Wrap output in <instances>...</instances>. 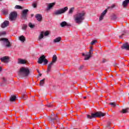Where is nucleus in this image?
<instances>
[{
    "mask_svg": "<svg viewBox=\"0 0 129 129\" xmlns=\"http://www.w3.org/2000/svg\"><path fill=\"white\" fill-rule=\"evenodd\" d=\"M60 26L63 28L65 27V26H69V25L68 24H67V22H66V21H63L60 23Z\"/></svg>",
    "mask_w": 129,
    "mask_h": 129,
    "instance_id": "nucleus-24",
    "label": "nucleus"
},
{
    "mask_svg": "<svg viewBox=\"0 0 129 129\" xmlns=\"http://www.w3.org/2000/svg\"><path fill=\"white\" fill-rule=\"evenodd\" d=\"M110 124H111V122L108 121L107 125L105 126V128H109V127H110Z\"/></svg>",
    "mask_w": 129,
    "mask_h": 129,
    "instance_id": "nucleus-29",
    "label": "nucleus"
},
{
    "mask_svg": "<svg viewBox=\"0 0 129 129\" xmlns=\"http://www.w3.org/2000/svg\"><path fill=\"white\" fill-rule=\"evenodd\" d=\"M2 71V68H0V72Z\"/></svg>",
    "mask_w": 129,
    "mask_h": 129,
    "instance_id": "nucleus-52",
    "label": "nucleus"
},
{
    "mask_svg": "<svg viewBox=\"0 0 129 129\" xmlns=\"http://www.w3.org/2000/svg\"><path fill=\"white\" fill-rule=\"evenodd\" d=\"M119 38H120V39H121V38H122V37L121 36V35H120V36H119Z\"/></svg>",
    "mask_w": 129,
    "mask_h": 129,
    "instance_id": "nucleus-46",
    "label": "nucleus"
},
{
    "mask_svg": "<svg viewBox=\"0 0 129 129\" xmlns=\"http://www.w3.org/2000/svg\"><path fill=\"white\" fill-rule=\"evenodd\" d=\"M111 76H113V75H111Z\"/></svg>",
    "mask_w": 129,
    "mask_h": 129,
    "instance_id": "nucleus-56",
    "label": "nucleus"
},
{
    "mask_svg": "<svg viewBox=\"0 0 129 129\" xmlns=\"http://www.w3.org/2000/svg\"><path fill=\"white\" fill-rule=\"evenodd\" d=\"M90 49H92V46H90Z\"/></svg>",
    "mask_w": 129,
    "mask_h": 129,
    "instance_id": "nucleus-51",
    "label": "nucleus"
},
{
    "mask_svg": "<svg viewBox=\"0 0 129 129\" xmlns=\"http://www.w3.org/2000/svg\"><path fill=\"white\" fill-rule=\"evenodd\" d=\"M121 49H129V44L128 43L126 42L123 44L121 46Z\"/></svg>",
    "mask_w": 129,
    "mask_h": 129,
    "instance_id": "nucleus-17",
    "label": "nucleus"
},
{
    "mask_svg": "<svg viewBox=\"0 0 129 129\" xmlns=\"http://www.w3.org/2000/svg\"><path fill=\"white\" fill-rule=\"evenodd\" d=\"M127 50H129L128 49H127Z\"/></svg>",
    "mask_w": 129,
    "mask_h": 129,
    "instance_id": "nucleus-57",
    "label": "nucleus"
},
{
    "mask_svg": "<svg viewBox=\"0 0 129 129\" xmlns=\"http://www.w3.org/2000/svg\"><path fill=\"white\" fill-rule=\"evenodd\" d=\"M55 5H56V3L55 2L48 4L46 8V11H50V10H52Z\"/></svg>",
    "mask_w": 129,
    "mask_h": 129,
    "instance_id": "nucleus-12",
    "label": "nucleus"
},
{
    "mask_svg": "<svg viewBox=\"0 0 129 129\" xmlns=\"http://www.w3.org/2000/svg\"><path fill=\"white\" fill-rule=\"evenodd\" d=\"M17 16L18 14H17V12H11L9 15V20L11 21H15L17 19Z\"/></svg>",
    "mask_w": 129,
    "mask_h": 129,
    "instance_id": "nucleus-7",
    "label": "nucleus"
},
{
    "mask_svg": "<svg viewBox=\"0 0 129 129\" xmlns=\"http://www.w3.org/2000/svg\"><path fill=\"white\" fill-rule=\"evenodd\" d=\"M43 62V65H47L48 64V59L46 58V56L43 55L38 58L37 63L38 64H42Z\"/></svg>",
    "mask_w": 129,
    "mask_h": 129,
    "instance_id": "nucleus-5",
    "label": "nucleus"
},
{
    "mask_svg": "<svg viewBox=\"0 0 129 129\" xmlns=\"http://www.w3.org/2000/svg\"><path fill=\"white\" fill-rule=\"evenodd\" d=\"M61 38L60 37H58L53 40V42L54 43H59V42H60V41H61Z\"/></svg>",
    "mask_w": 129,
    "mask_h": 129,
    "instance_id": "nucleus-22",
    "label": "nucleus"
},
{
    "mask_svg": "<svg viewBox=\"0 0 129 129\" xmlns=\"http://www.w3.org/2000/svg\"><path fill=\"white\" fill-rule=\"evenodd\" d=\"M68 11V7H66L63 8L56 10L54 12V14L56 16H59V15H62V14H64V13H66V12H67Z\"/></svg>",
    "mask_w": 129,
    "mask_h": 129,
    "instance_id": "nucleus-4",
    "label": "nucleus"
},
{
    "mask_svg": "<svg viewBox=\"0 0 129 129\" xmlns=\"http://www.w3.org/2000/svg\"><path fill=\"white\" fill-rule=\"evenodd\" d=\"M9 25H10V22L9 21H5L1 24V28H7V27H8Z\"/></svg>",
    "mask_w": 129,
    "mask_h": 129,
    "instance_id": "nucleus-14",
    "label": "nucleus"
},
{
    "mask_svg": "<svg viewBox=\"0 0 129 129\" xmlns=\"http://www.w3.org/2000/svg\"><path fill=\"white\" fill-rule=\"evenodd\" d=\"M27 28H28V25L26 24H23L22 29L23 31H26L27 30Z\"/></svg>",
    "mask_w": 129,
    "mask_h": 129,
    "instance_id": "nucleus-30",
    "label": "nucleus"
},
{
    "mask_svg": "<svg viewBox=\"0 0 129 129\" xmlns=\"http://www.w3.org/2000/svg\"><path fill=\"white\" fill-rule=\"evenodd\" d=\"M19 2H23L24 0H18Z\"/></svg>",
    "mask_w": 129,
    "mask_h": 129,
    "instance_id": "nucleus-49",
    "label": "nucleus"
},
{
    "mask_svg": "<svg viewBox=\"0 0 129 129\" xmlns=\"http://www.w3.org/2000/svg\"><path fill=\"white\" fill-rule=\"evenodd\" d=\"M30 74V70L28 69L21 68L18 73V75L21 77H26Z\"/></svg>",
    "mask_w": 129,
    "mask_h": 129,
    "instance_id": "nucleus-3",
    "label": "nucleus"
},
{
    "mask_svg": "<svg viewBox=\"0 0 129 129\" xmlns=\"http://www.w3.org/2000/svg\"><path fill=\"white\" fill-rule=\"evenodd\" d=\"M60 129H64V126H63V124L60 125Z\"/></svg>",
    "mask_w": 129,
    "mask_h": 129,
    "instance_id": "nucleus-40",
    "label": "nucleus"
},
{
    "mask_svg": "<svg viewBox=\"0 0 129 129\" xmlns=\"http://www.w3.org/2000/svg\"><path fill=\"white\" fill-rule=\"evenodd\" d=\"M3 13L4 14V15H8V11L4 10L3 11Z\"/></svg>",
    "mask_w": 129,
    "mask_h": 129,
    "instance_id": "nucleus-38",
    "label": "nucleus"
},
{
    "mask_svg": "<svg viewBox=\"0 0 129 129\" xmlns=\"http://www.w3.org/2000/svg\"><path fill=\"white\" fill-rule=\"evenodd\" d=\"M28 12H29V10L28 9L24 10L22 11V13L21 14L22 19H24V20H25L26 18H27V15L28 14Z\"/></svg>",
    "mask_w": 129,
    "mask_h": 129,
    "instance_id": "nucleus-9",
    "label": "nucleus"
},
{
    "mask_svg": "<svg viewBox=\"0 0 129 129\" xmlns=\"http://www.w3.org/2000/svg\"><path fill=\"white\" fill-rule=\"evenodd\" d=\"M74 129H77V128H74Z\"/></svg>",
    "mask_w": 129,
    "mask_h": 129,
    "instance_id": "nucleus-58",
    "label": "nucleus"
},
{
    "mask_svg": "<svg viewBox=\"0 0 129 129\" xmlns=\"http://www.w3.org/2000/svg\"><path fill=\"white\" fill-rule=\"evenodd\" d=\"M84 99H86V97H84Z\"/></svg>",
    "mask_w": 129,
    "mask_h": 129,
    "instance_id": "nucleus-50",
    "label": "nucleus"
},
{
    "mask_svg": "<svg viewBox=\"0 0 129 129\" xmlns=\"http://www.w3.org/2000/svg\"><path fill=\"white\" fill-rule=\"evenodd\" d=\"M129 0H124L122 3V7L123 9H125V8H127L128 6Z\"/></svg>",
    "mask_w": 129,
    "mask_h": 129,
    "instance_id": "nucleus-13",
    "label": "nucleus"
},
{
    "mask_svg": "<svg viewBox=\"0 0 129 129\" xmlns=\"http://www.w3.org/2000/svg\"><path fill=\"white\" fill-rule=\"evenodd\" d=\"M82 68H83V66H82L80 67L79 68V70H81V69H82Z\"/></svg>",
    "mask_w": 129,
    "mask_h": 129,
    "instance_id": "nucleus-42",
    "label": "nucleus"
},
{
    "mask_svg": "<svg viewBox=\"0 0 129 129\" xmlns=\"http://www.w3.org/2000/svg\"><path fill=\"white\" fill-rule=\"evenodd\" d=\"M54 65V63H52V62H50L47 66V72H50L51 71V68H52V66Z\"/></svg>",
    "mask_w": 129,
    "mask_h": 129,
    "instance_id": "nucleus-18",
    "label": "nucleus"
},
{
    "mask_svg": "<svg viewBox=\"0 0 129 129\" xmlns=\"http://www.w3.org/2000/svg\"><path fill=\"white\" fill-rule=\"evenodd\" d=\"M74 10H75V8L74 7H72L71 8L69 11V14L70 15H72V14H73V12H74Z\"/></svg>",
    "mask_w": 129,
    "mask_h": 129,
    "instance_id": "nucleus-28",
    "label": "nucleus"
},
{
    "mask_svg": "<svg viewBox=\"0 0 129 129\" xmlns=\"http://www.w3.org/2000/svg\"><path fill=\"white\" fill-rule=\"evenodd\" d=\"M107 13V10H104L102 14H101L99 19V22H101V21H102L103 20V18H104V16H105V15H106V13Z\"/></svg>",
    "mask_w": 129,
    "mask_h": 129,
    "instance_id": "nucleus-11",
    "label": "nucleus"
},
{
    "mask_svg": "<svg viewBox=\"0 0 129 129\" xmlns=\"http://www.w3.org/2000/svg\"><path fill=\"white\" fill-rule=\"evenodd\" d=\"M74 20L76 24H82L83 20H85V12H78L74 16Z\"/></svg>",
    "mask_w": 129,
    "mask_h": 129,
    "instance_id": "nucleus-1",
    "label": "nucleus"
},
{
    "mask_svg": "<svg viewBox=\"0 0 129 129\" xmlns=\"http://www.w3.org/2000/svg\"><path fill=\"white\" fill-rule=\"evenodd\" d=\"M96 43H97V40H93L91 42V45H94V44H95Z\"/></svg>",
    "mask_w": 129,
    "mask_h": 129,
    "instance_id": "nucleus-36",
    "label": "nucleus"
},
{
    "mask_svg": "<svg viewBox=\"0 0 129 129\" xmlns=\"http://www.w3.org/2000/svg\"><path fill=\"white\" fill-rule=\"evenodd\" d=\"M106 62V60H105V59H103V60H102V62L103 63H105Z\"/></svg>",
    "mask_w": 129,
    "mask_h": 129,
    "instance_id": "nucleus-43",
    "label": "nucleus"
},
{
    "mask_svg": "<svg viewBox=\"0 0 129 129\" xmlns=\"http://www.w3.org/2000/svg\"><path fill=\"white\" fill-rule=\"evenodd\" d=\"M3 82H7V79L6 78H3Z\"/></svg>",
    "mask_w": 129,
    "mask_h": 129,
    "instance_id": "nucleus-39",
    "label": "nucleus"
},
{
    "mask_svg": "<svg viewBox=\"0 0 129 129\" xmlns=\"http://www.w3.org/2000/svg\"><path fill=\"white\" fill-rule=\"evenodd\" d=\"M17 99V97L15 95L11 96L10 97V101L14 102L16 101V99Z\"/></svg>",
    "mask_w": 129,
    "mask_h": 129,
    "instance_id": "nucleus-23",
    "label": "nucleus"
},
{
    "mask_svg": "<svg viewBox=\"0 0 129 129\" xmlns=\"http://www.w3.org/2000/svg\"><path fill=\"white\" fill-rule=\"evenodd\" d=\"M111 76H113V75H111Z\"/></svg>",
    "mask_w": 129,
    "mask_h": 129,
    "instance_id": "nucleus-55",
    "label": "nucleus"
},
{
    "mask_svg": "<svg viewBox=\"0 0 129 129\" xmlns=\"http://www.w3.org/2000/svg\"><path fill=\"white\" fill-rule=\"evenodd\" d=\"M28 26L30 28H31V29H33V28L35 27V25H33L31 23H29Z\"/></svg>",
    "mask_w": 129,
    "mask_h": 129,
    "instance_id": "nucleus-33",
    "label": "nucleus"
},
{
    "mask_svg": "<svg viewBox=\"0 0 129 129\" xmlns=\"http://www.w3.org/2000/svg\"><path fill=\"white\" fill-rule=\"evenodd\" d=\"M2 1H3V0H0V2H2Z\"/></svg>",
    "mask_w": 129,
    "mask_h": 129,
    "instance_id": "nucleus-53",
    "label": "nucleus"
},
{
    "mask_svg": "<svg viewBox=\"0 0 129 129\" xmlns=\"http://www.w3.org/2000/svg\"><path fill=\"white\" fill-rule=\"evenodd\" d=\"M44 84H45V79L41 80L39 83L40 86H44Z\"/></svg>",
    "mask_w": 129,
    "mask_h": 129,
    "instance_id": "nucleus-27",
    "label": "nucleus"
},
{
    "mask_svg": "<svg viewBox=\"0 0 129 129\" xmlns=\"http://www.w3.org/2000/svg\"><path fill=\"white\" fill-rule=\"evenodd\" d=\"M0 41H2V42L5 43L6 46L8 48H9V47H11V42L9 41V39H8V38H2L0 39Z\"/></svg>",
    "mask_w": 129,
    "mask_h": 129,
    "instance_id": "nucleus-8",
    "label": "nucleus"
},
{
    "mask_svg": "<svg viewBox=\"0 0 129 129\" xmlns=\"http://www.w3.org/2000/svg\"><path fill=\"white\" fill-rule=\"evenodd\" d=\"M129 108H126L125 109H123L122 110L121 112H122V113H127L129 112Z\"/></svg>",
    "mask_w": 129,
    "mask_h": 129,
    "instance_id": "nucleus-26",
    "label": "nucleus"
},
{
    "mask_svg": "<svg viewBox=\"0 0 129 129\" xmlns=\"http://www.w3.org/2000/svg\"><path fill=\"white\" fill-rule=\"evenodd\" d=\"M43 35L45 36H48V35H49V31H46L44 33Z\"/></svg>",
    "mask_w": 129,
    "mask_h": 129,
    "instance_id": "nucleus-37",
    "label": "nucleus"
},
{
    "mask_svg": "<svg viewBox=\"0 0 129 129\" xmlns=\"http://www.w3.org/2000/svg\"><path fill=\"white\" fill-rule=\"evenodd\" d=\"M1 60L2 62H3L4 63H9V62H10V57L8 56H5L1 57Z\"/></svg>",
    "mask_w": 129,
    "mask_h": 129,
    "instance_id": "nucleus-10",
    "label": "nucleus"
},
{
    "mask_svg": "<svg viewBox=\"0 0 129 129\" xmlns=\"http://www.w3.org/2000/svg\"><path fill=\"white\" fill-rule=\"evenodd\" d=\"M2 35H6V32H2Z\"/></svg>",
    "mask_w": 129,
    "mask_h": 129,
    "instance_id": "nucleus-44",
    "label": "nucleus"
},
{
    "mask_svg": "<svg viewBox=\"0 0 129 129\" xmlns=\"http://www.w3.org/2000/svg\"><path fill=\"white\" fill-rule=\"evenodd\" d=\"M19 39L22 43H24V42H25V41H26V38H25V36H24V35H22L20 37H19Z\"/></svg>",
    "mask_w": 129,
    "mask_h": 129,
    "instance_id": "nucleus-21",
    "label": "nucleus"
},
{
    "mask_svg": "<svg viewBox=\"0 0 129 129\" xmlns=\"http://www.w3.org/2000/svg\"><path fill=\"white\" fill-rule=\"evenodd\" d=\"M47 107L51 108L53 107V102H51L50 103L47 105Z\"/></svg>",
    "mask_w": 129,
    "mask_h": 129,
    "instance_id": "nucleus-31",
    "label": "nucleus"
},
{
    "mask_svg": "<svg viewBox=\"0 0 129 129\" xmlns=\"http://www.w3.org/2000/svg\"><path fill=\"white\" fill-rule=\"evenodd\" d=\"M35 17L38 22H41L42 21V17L41 14H36Z\"/></svg>",
    "mask_w": 129,
    "mask_h": 129,
    "instance_id": "nucleus-16",
    "label": "nucleus"
},
{
    "mask_svg": "<svg viewBox=\"0 0 129 129\" xmlns=\"http://www.w3.org/2000/svg\"><path fill=\"white\" fill-rule=\"evenodd\" d=\"M105 113H103L101 111H97L95 113H91L90 115H87V118H89V119H92V118H95L96 117H101L105 116Z\"/></svg>",
    "mask_w": 129,
    "mask_h": 129,
    "instance_id": "nucleus-2",
    "label": "nucleus"
},
{
    "mask_svg": "<svg viewBox=\"0 0 129 129\" xmlns=\"http://www.w3.org/2000/svg\"><path fill=\"white\" fill-rule=\"evenodd\" d=\"M122 36H123V34H122Z\"/></svg>",
    "mask_w": 129,
    "mask_h": 129,
    "instance_id": "nucleus-54",
    "label": "nucleus"
},
{
    "mask_svg": "<svg viewBox=\"0 0 129 129\" xmlns=\"http://www.w3.org/2000/svg\"><path fill=\"white\" fill-rule=\"evenodd\" d=\"M33 8H36V7H37V4H33Z\"/></svg>",
    "mask_w": 129,
    "mask_h": 129,
    "instance_id": "nucleus-41",
    "label": "nucleus"
},
{
    "mask_svg": "<svg viewBox=\"0 0 129 129\" xmlns=\"http://www.w3.org/2000/svg\"><path fill=\"white\" fill-rule=\"evenodd\" d=\"M37 71L38 74H40V71H39V70H37Z\"/></svg>",
    "mask_w": 129,
    "mask_h": 129,
    "instance_id": "nucleus-45",
    "label": "nucleus"
},
{
    "mask_svg": "<svg viewBox=\"0 0 129 129\" xmlns=\"http://www.w3.org/2000/svg\"><path fill=\"white\" fill-rule=\"evenodd\" d=\"M18 63V64H26V60L22 58H19Z\"/></svg>",
    "mask_w": 129,
    "mask_h": 129,
    "instance_id": "nucleus-19",
    "label": "nucleus"
},
{
    "mask_svg": "<svg viewBox=\"0 0 129 129\" xmlns=\"http://www.w3.org/2000/svg\"><path fill=\"white\" fill-rule=\"evenodd\" d=\"M109 104L111 105L113 107H115L116 106L115 102H110Z\"/></svg>",
    "mask_w": 129,
    "mask_h": 129,
    "instance_id": "nucleus-32",
    "label": "nucleus"
},
{
    "mask_svg": "<svg viewBox=\"0 0 129 129\" xmlns=\"http://www.w3.org/2000/svg\"><path fill=\"white\" fill-rule=\"evenodd\" d=\"M48 119L50 121V122H51L52 123H54V121L53 120H58V116H57V115H55V117L54 118L51 117H49Z\"/></svg>",
    "mask_w": 129,
    "mask_h": 129,
    "instance_id": "nucleus-15",
    "label": "nucleus"
},
{
    "mask_svg": "<svg viewBox=\"0 0 129 129\" xmlns=\"http://www.w3.org/2000/svg\"><path fill=\"white\" fill-rule=\"evenodd\" d=\"M93 54V50L90 49L87 53H83V56H85L84 60H89L91 58V55Z\"/></svg>",
    "mask_w": 129,
    "mask_h": 129,
    "instance_id": "nucleus-6",
    "label": "nucleus"
},
{
    "mask_svg": "<svg viewBox=\"0 0 129 129\" xmlns=\"http://www.w3.org/2000/svg\"><path fill=\"white\" fill-rule=\"evenodd\" d=\"M51 115H55V113H52L51 114Z\"/></svg>",
    "mask_w": 129,
    "mask_h": 129,
    "instance_id": "nucleus-48",
    "label": "nucleus"
},
{
    "mask_svg": "<svg viewBox=\"0 0 129 129\" xmlns=\"http://www.w3.org/2000/svg\"><path fill=\"white\" fill-rule=\"evenodd\" d=\"M15 9H17V10H21L22 9V7L19 5H16L15 6Z\"/></svg>",
    "mask_w": 129,
    "mask_h": 129,
    "instance_id": "nucleus-35",
    "label": "nucleus"
},
{
    "mask_svg": "<svg viewBox=\"0 0 129 129\" xmlns=\"http://www.w3.org/2000/svg\"><path fill=\"white\" fill-rule=\"evenodd\" d=\"M56 61H57V55H54L52 57V60L51 62L54 64V63H56Z\"/></svg>",
    "mask_w": 129,
    "mask_h": 129,
    "instance_id": "nucleus-20",
    "label": "nucleus"
},
{
    "mask_svg": "<svg viewBox=\"0 0 129 129\" xmlns=\"http://www.w3.org/2000/svg\"><path fill=\"white\" fill-rule=\"evenodd\" d=\"M44 38V32H41L39 36V40H42Z\"/></svg>",
    "mask_w": 129,
    "mask_h": 129,
    "instance_id": "nucleus-25",
    "label": "nucleus"
},
{
    "mask_svg": "<svg viewBox=\"0 0 129 129\" xmlns=\"http://www.w3.org/2000/svg\"><path fill=\"white\" fill-rule=\"evenodd\" d=\"M22 98H23V99H27V98H28V96L26 94L22 95Z\"/></svg>",
    "mask_w": 129,
    "mask_h": 129,
    "instance_id": "nucleus-34",
    "label": "nucleus"
},
{
    "mask_svg": "<svg viewBox=\"0 0 129 129\" xmlns=\"http://www.w3.org/2000/svg\"><path fill=\"white\" fill-rule=\"evenodd\" d=\"M39 75L40 76H42V74H41V73H39Z\"/></svg>",
    "mask_w": 129,
    "mask_h": 129,
    "instance_id": "nucleus-47",
    "label": "nucleus"
}]
</instances>
